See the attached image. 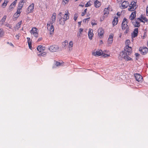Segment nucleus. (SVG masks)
Segmentation results:
<instances>
[{"instance_id":"obj_1","label":"nucleus","mask_w":148,"mask_h":148,"mask_svg":"<svg viewBox=\"0 0 148 148\" xmlns=\"http://www.w3.org/2000/svg\"><path fill=\"white\" fill-rule=\"evenodd\" d=\"M143 22V21L140 18H138L137 19H135L132 21L133 25L135 27H139L140 26V22Z\"/></svg>"},{"instance_id":"obj_2","label":"nucleus","mask_w":148,"mask_h":148,"mask_svg":"<svg viewBox=\"0 0 148 148\" xmlns=\"http://www.w3.org/2000/svg\"><path fill=\"white\" fill-rule=\"evenodd\" d=\"M132 49L131 47L129 46H125L124 50L122 51V53H125L126 55H129L132 52Z\"/></svg>"},{"instance_id":"obj_3","label":"nucleus","mask_w":148,"mask_h":148,"mask_svg":"<svg viewBox=\"0 0 148 148\" xmlns=\"http://www.w3.org/2000/svg\"><path fill=\"white\" fill-rule=\"evenodd\" d=\"M47 29L50 31V34L52 35L54 31V27L52 24L47 23Z\"/></svg>"},{"instance_id":"obj_4","label":"nucleus","mask_w":148,"mask_h":148,"mask_svg":"<svg viewBox=\"0 0 148 148\" xmlns=\"http://www.w3.org/2000/svg\"><path fill=\"white\" fill-rule=\"evenodd\" d=\"M37 28L36 27H33L32 30L30 31V32L31 34L34 35V36L36 38L38 37V31Z\"/></svg>"},{"instance_id":"obj_5","label":"nucleus","mask_w":148,"mask_h":148,"mask_svg":"<svg viewBox=\"0 0 148 148\" xmlns=\"http://www.w3.org/2000/svg\"><path fill=\"white\" fill-rule=\"evenodd\" d=\"M59 49L58 45H53L49 47V50L51 52H55L57 51Z\"/></svg>"},{"instance_id":"obj_6","label":"nucleus","mask_w":148,"mask_h":148,"mask_svg":"<svg viewBox=\"0 0 148 148\" xmlns=\"http://www.w3.org/2000/svg\"><path fill=\"white\" fill-rule=\"evenodd\" d=\"M139 51L141 54L145 55L148 52V49L146 47H140Z\"/></svg>"},{"instance_id":"obj_7","label":"nucleus","mask_w":148,"mask_h":148,"mask_svg":"<svg viewBox=\"0 0 148 148\" xmlns=\"http://www.w3.org/2000/svg\"><path fill=\"white\" fill-rule=\"evenodd\" d=\"M56 14L55 13H53L52 16L51 18V21L48 22V23L52 24L54 23L56 21Z\"/></svg>"},{"instance_id":"obj_8","label":"nucleus","mask_w":148,"mask_h":148,"mask_svg":"<svg viewBox=\"0 0 148 148\" xmlns=\"http://www.w3.org/2000/svg\"><path fill=\"white\" fill-rule=\"evenodd\" d=\"M129 5V2L127 1H124L121 4L120 8L122 9L127 8Z\"/></svg>"},{"instance_id":"obj_9","label":"nucleus","mask_w":148,"mask_h":148,"mask_svg":"<svg viewBox=\"0 0 148 148\" xmlns=\"http://www.w3.org/2000/svg\"><path fill=\"white\" fill-rule=\"evenodd\" d=\"M138 28H135L133 33H132V38H135L137 36L138 33Z\"/></svg>"},{"instance_id":"obj_10","label":"nucleus","mask_w":148,"mask_h":148,"mask_svg":"<svg viewBox=\"0 0 148 148\" xmlns=\"http://www.w3.org/2000/svg\"><path fill=\"white\" fill-rule=\"evenodd\" d=\"M134 76L137 81L139 82L142 80L143 77L140 74L136 73L135 74Z\"/></svg>"},{"instance_id":"obj_11","label":"nucleus","mask_w":148,"mask_h":148,"mask_svg":"<svg viewBox=\"0 0 148 148\" xmlns=\"http://www.w3.org/2000/svg\"><path fill=\"white\" fill-rule=\"evenodd\" d=\"M102 54L103 52L101 50L96 51L95 52H94L93 53H92V54L95 56H100Z\"/></svg>"},{"instance_id":"obj_12","label":"nucleus","mask_w":148,"mask_h":148,"mask_svg":"<svg viewBox=\"0 0 148 148\" xmlns=\"http://www.w3.org/2000/svg\"><path fill=\"white\" fill-rule=\"evenodd\" d=\"M98 32L99 36L100 37V38L103 36L104 34V31L103 29L102 28H99L98 30Z\"/></svg>"},{"instance_id":"obj_13","label":"nucleus","mask_w":148,"mask_h":148,"mask_svg":"<svg viewBox=\"0 0 148 148\" xmlns=\"http://www.w3.org/2000/svg\"><path fill=\"white\" fill-rule=\"evenodd\" d=\"M113 36L114 35L113 34L110 35L109 36L107 42V44L108 46L112 43Z\"/></svg>"},{"instance_id":"obj_14","label":"nucleus","mask_w":148,"mask_h":148,"mask_svg":"<svg viewBox=\"0 0 148 148\" xmlns=\"http://www.w3.org/2000/svg\"><path fill=\"white\" fill-rule=\"evenodd\" d=\"M93 32V30L92 29H89L88 33V35L89 39L90 40H91L92 39L94 35Z\"/></svg>"},{"instance_id":"obj_15","label":"nucleus","mask_w":148,"mask_h":148,"mask_svg":"<svg viewBox=\"0 0 148 148\" xmlns=\"http://www.w3.org/2000/svg\"><path fill=\"white\" fill-rule=\"evenodd\" d=\"M125 53H122V54L121 55V57L122 58H124L125 60L126 61H128L129 60H130L131 58L128 56V55H126Z\"/></svg>"},{"instance_id":"obj_16","label":"nucleus","mask_w":148,"mask_h":148,"mask_svg":"<svg viewBox=\"0 0 148 148\" xmlns=\"http://www.w3.org/2000/svg\"><path fill=\"white\" fill-rule=\"evenodd\" d=\"M34 7V3H32L28 7V10L29 12H31L33 11Z\"/></svg>"},{"instance_id":"obj_17","label":"nucleus","mask_w":148,"mask_h":148,"mask_svg":"<svg viewBox=\"0 0 148 148\" xmlns=\"http://www.w3.org/2000/svg\"><path fill=\"white\" fill-rule=\"evenodd\" d=\"M59 19L60 24L64 25L66 21L64 18H63L62 17H59Z\"/></svg>"},{"instance_id":"obj_18","label":"nucleus","mask_w":148,"mask_h":148,"mask_svg":"<svg viewBox=\"0 0 148 148\" xmlns=\"http://www.w3.org/2000/svg\"><path fill=\"white\" fill-rule=\"evenodd\" d=\"M136 16V12H133L131 15L130 16V20H131L132 21L134 19V18Z\"/></svg>"},{"instance_id":"obj_19","label":"nucleus","mask_w":148,"mask_h":148,"mask_svg":"<svg viewBox=\"0 0 148 148\" xmlns=\"http://www.w3.org/2000/svg\"><path fill=\"white\" fill-rule=\"evenodd\" d=\"M24 1L23 0H21L19 3L18 6V9H21L24 3Z\"/></svg>"},{"instance_id":"obj_20","label":"nucleus","mask_w":148,"mask_h":148,"mask_svg":"<svg viewBox=\"0 0 148 148\" xmlns=\"http://www.w3.org/2000/svg\"><path fill=\"white\" fill-rule=\"evenodd\" d=\"M68 14H69V13L68 11L66 12L65 14L64 15V17H62V18H64L66 21L69 18V16Z\"/></svg>"},{"instance_id":"obj_21","label":"nucleus","mask_w":148,"mask_h":148,"mask_svg":"<svg viewBox=\"0 0 148 148\" xmlns=\"http://www.w3.org/2000/svg\"><path fill=\"white\" fill-rule=\"evenodd\" d=\"M95 6L97 8H99L101 5V3L98 0H96L94 2Z\"/></svg>"},{"instance_id":"obj_22","label":"nucleus","mask_w":148,"mask_h":148,"mask_svg":"<svg viewBox=\"0 0 148 148\" xmlns=\"http://www.w3.org/2000/svg\"><path fill=\"white\" fill-rule=\"evenodd\" d=\"M129 8H128V10L130 11H134L136 9V7H134L133 6H131V5L129 4Z\"/></svg>"},{"instance_id":"obj_23","label":"nucleus","mask_w":148,"mask_h":148,"mask_svg":"<svg viewBox=\"0 0 148 148\" xmlns=\"http://www.w3.org/2000/svg\"><path fill=\"white\" fill-rule=\"evenodd\" d=\"M73 42L72 41H71L69 44L68 49L69 51H71L72 49V47L73 46Z\"/></svg>"},{"instance_id":"obj_24","label":"nucleus","mask_w":148,"mask_h":148,"mask_svg":"<svg viewBox=\"0 0 148 148\" xmlns=\"http://www.w3.org/2000/svg\"><path fill=\"white\" fill-rule=\"evenodd\" d=\"M118 18L117 17H115L112 22V24L113 26L116 25L118 22Z\"/></svg>"},{"instance_id":"obj_25","label":"nucleus","mask_w":148,"mask_h":148,"mask_svg":"<svg viewBox=\"0 0 148 148\" xmlns=\"http://www.w3.org/2000/svg\"><path fill=\"white\" fill-rule=\"evenodd\" d=\"M38 56H42L43 57H45L46 55V53L44 52V51L41 52H39L38 53Z\"/></svg>"},{"instance_id":"obj_26","label":"nucleus","mask_w":148,"mask_h":148,"mask_svg":"<svg viewBox=\"0 0 148 148\" xmlns=\"http://www.w3.org/2000/svg\"><path fill=\"white\" fill-rule=\"evenodd\" d=\"M37 50L39 52H42V51H44V49L43 48L42 46H38L37 48Z\"/></svg>"},{"instance_id":"obj_27","label":"nucleus","mask_w":148,"mask_h":148,"mask_svg":"<svg viewBox=\"0 0 148 148\" xmlns=\"http://www.w3.org/2000/svg\"><path fill=\"white\" fill-rule=\"evenodd\" d=\"M109 13V10L108 8H105L104 11V15L107 17Z\"/></svg>"},{"instance_id":"obj_28","label":"nucleus","mask_w":148,"mask_h":148,"mask_svg":"<svg viewBox=\"0 0 148 148\" xmlns=\"http://www.w3.org/2000/svg\"><path fill=\"white\" fill-rule=\"evenodd\" d=\"M27 42L29 45V49H32V46H31V41L30 40V39L29 38L27 37Z\"/></svg>"},{"instance_id":"obj_29","label":"nucleus","mask_w":148,"mask_h":148,"mask_svg":"<svg viewBox=\"0 0 148 148\" xmlns=\"http://www.w3.org/2000/svg\"><path fill=\"white\" fill-rule=\"evenodd\" d=\"M127 27H129L127 24H122V30H124L125 28H127Z\"/></svg>"},{"instance_id":"obj_30","label":"nucleus","mask_w":148,"mask_h":148,"mask_svg":"<svg viewBox=\"0 0 148 148\" xmlns=\"http://www.w3.org/2000/svg\"><path fill=\"white\" fill-rule=\"evenodd\" d=\"M129 27H127V28H125V29L124 30H125L124 34H128L129 32Z\"/></svg>"},{"instance_id":"obj_31","label":"nucleus","mask_w":148,"mask_h":148,"mask_svg":"<svg viewBox=\"0 0 148 148\" xmlns=\"http://www.w3.org/2000/svg\"><path fill=\"white\" fill-rule=\"evenodd\" d=\"M22 21H21L18 23L17 24L16 26V27L18 29L21 26V25L22 23Z\"/></svg>"},{"instance_id":"obj_32","label":"nucleus","mask_w":148,"mask_h":148,"mask_svg":"<svg viewBox=\"0 0 148 148\" xmlns=\"http://www.w3.org/2000/svg\"><path fill=\"white\" fill-rule=\"evenodd\" d=\"M6 18V16H4L3 18L1 19V23L2 24H3L4 23L5 21Z\"/></svg>"},{"instance_id":"obj_33","label":"nucleus","mask_w":148,"mask_h":148,"mask_svg":"<svg viewBox=\"0 0 148 148\" xmlns=\"http://www.w3.org/2000/svg\"><path fill=\"white\" fill-rule=\"evenodd\" d=\"M131 5V6H133L134 7H136V8L138 6L136 5V3L135 1H132L131 4H130Z\"/></svg>"},{"instance_id":"obj_34","label":"nucleus","mask_w":148,"mask_h":148,"mask_svg":"<svg viewBox=\"0 0 148 148\" xmlns=\"http://www.w3.org/2000/svg\"><path fill=\"white\" fill-rule=\"evenodd\" d=\"M68 44V42L67 40H65L62 42V45L63 46V47H65Z\"/></svg>"},{"instance_id":"obj_35","label":"nucleus","mask_w":148,"mask_h":148,"mask_svg":"<svg viewBox=\"0 0 148 148\" xmlns=\"http://www.w3.org/2000/svg\"><path fill=\"white\" fill-rule=\"evenodd\" d=\"M3 34L4 32L3 30L0 29V38L3 36Z\"/></svg>"},{"instance_id":"obj_36","label":"nucleus","mask_w":148,"mask_h":148,"mask_svg":"<svg viewBox=\"0 0 148 148\" xmlns=\"http://www.w3.org/2000/svg\"><path fill=\"white\" fill-rule=\"evenodd\" d=\"M8 2V0H5L4 2L2 4V6L3 7V8H5Z\"/></svg>"},{"instance_id":"obj_37","label":"nucleus","mask_w":148,"mask_h":148,"mask_svg":"<svg viewBox=\"0 0 148 148\" xmlns=\"http://www.w3.org/2000/svg\"><path fill=\"white\" fill-rule=\"evenodd\" d=\"M127 24V19L126 18H124L123 20L122 24Z\"/></svg>"},{"instance_id":"obj_38","label":"nucleus","mask_w":148,"mask_h":148,"mask_svg":"<svg viewBox=\"0 0 148 148\" xmlns=\"http://www.w3.org/2000/svg\"><path fill=\"white\" fill-rule=\"evenodd\" d=\"M78 17V14L76 13L74 15V19L75 21H76L77 19V18Z\"/></svg>"},{"instance_id":"obj_39","label":"nucleus","mask_w":148,"mask_h":148,"mask_svg":"<svg viewBox=\"0 0 148 148\" xmlns=\"http://www.w3.org/2000/svg\"><path fill=\"white\" fill-rule=\"evenodd\" d=\"M130 41L129 40H126L125 42V44L126 45V46H129V45L130 44Z\"/></svg>"},{"instance_id":"obj_40","label":"nucleus","mask_w":148,"mask_h":148,"mask_svg":"<svg viewBox=\"0 0 148 148\" xmlns=\"http://www.w3.org/2000/svg\"><path fill=\"white\" fill-rule=\"evenodd\" d=\"M87 10V8L85 9V10H84V12H82V16H84V15L86 13Z\"/></svg>"},{"instance_id":"obj_41","label":"nucleus","mask_w":148,"mask_h":148,"mask_svg":"<svg viewBox=\"0 0 148 148\" xmlns=\"http://www.w3.org/2000/svg\"><path fill=\"white\" fill-rule=\"evenodd\" d=\"M17 0H15L11 4L13 5V6L14 7L17 2Z\"/></svg>"},{"instance_id":"obj_42","label":"nucleus","mask_w":148,"mask_h":148,"mask_svg":"<svg viewBox=\"0 0 148 148\" xmlns=\"http://www.w3.org/2000/svg\"><path fill=\"white\" fill-rule=\"evenodd\" d=\"M19 16V14H17L16 13H15L14 14V18H15V19H16Z\"/></svg>"},{"instance_id":"obj_43","label":"nucleus","mask_w":148,"mask_h":148,"mask_svg":"<svg viewBox=\"0 0 148 148\" xmlns=\"http://www.w3.org/2000/svg\"><path fill=\"white\" fill-rule=\"evenodd\" d=\"M55 65L57 66H60L61 65V63L59 62L56 61Z\"/></svg>"},{"instance_id":"obj_44","label":"nucleus","mask_w":148,"mask_h":148,"mask_svg":"<svg viewBox=\"0 0 148 148\" xmlns=\"http://www.w3.org/2000/svg\"><path fill=\"white\" fill-rule=\"evenodd\" d=\"M141 18L143 20H144L145 21L147 22L148 21V19L147 18H146L144 16H142L141 17Z\"/></svg>"},{"instance_id":"obj_45","label":"nucleus","mask_w":148,"mask_h":148,"mask_svg":"<svg viewBox=\"0 0 148 148\" xmlns=\"http://www.w3.org/2000/svg\"><path fill=\"white\" fill-rule=\"evenodd\" d=\"M91 4L89 2H87L85 5V7H86L90 6Z\"/></svg>"},{"instance_id":"obj_46","label":"nucleus","mask_w":148,"mask_h":148,"mask_svg":"<svg viewBox=\"0 0 148 148\" xmlns=\"http://www.w3.org/2000/svg\"><path fill=\"white\" fill-rule=\"evenodd\" d=\"M20 10L21 9H18L17 10V12H16V13H17V14H19L20 15V14L21 12Z\"/></svg>"},{"instance_id":"obj_47","label":"nucleus","mask_w":148,"mask_h":148,"mask_svg":"<svg viewBox=\"0 0 148 148\" xmlns=\"http://www.w3.org/2000/svg\"><path fill=\"white\" fill-rule=\"evenodd\" d=\"M5 25L7 27H8L10 29H11L12 28V26L9 24H7Z\"/></svg>"},{"instance_id":"obj_48","label":"nucleus","mask_w":148,"mask_h":148,"mask_svg":"<svg viewBox=\"0 0 148 148\" xmlns=\"http://www.w3.org/2000/svg\"><path fill=\"white\" fill-rule=\"evenodd\" d=\"M21 34H20L18 33V34L16 35L15 36V37L17 38V39H19V37L20 36Z\"/></svg>"},{"instance_id":"obj_49","label":"nucleus","mask_w":148,"mask_h":148,"mask_svg":"<svg viewBox=\"0 0 148 148\" xmlns=\"http://www.w3.org/2000/svg\"><path fill=\"white\" fill-rule=\"evenodd\" d=\"M83 31V29L80 28L79 29V32L80 34H82Z\"/></svg>"},{"instance_id":"obj_50","label":"nucleus","mask_w":148,"mask_h":148,"mask_svg":"<svg viewBox=\"0 0 148 148\" xmlns=\"http://www.w3.org/2000/svg\"><path fill=\"white\" fill-rule=\"evenodd\" d=\"M103 54V56H104V57H108V56H109V55H108V54Z\"/></svg>"},{"instance_id":"obj_51","label":"nucleus","mask_w":148,"mask_h":148,"mask_svg":"<svg viewBox=\"0 0 148 148\" xmlns=\"http://www.w3.org/2000/svg\"><path fill=\"white\" fill-rule=\"evenodd\" d=\"M14 7L13 6V5L11 4L9 7V9L10 10H11V9L12 8H13Z\"/></svg>"},{"instance_id":"obj_52","label":"nucleus","mask_w":148,"mask_h":148,"mask_svg":"<svg viewBox=\"0 0 148 148\" xmlns=\"http://www.w3.org/2000/svg\"><path fill=\"white\" fill-rule=\"evenodd\" d=\"M69 1V0H63V1L64 2L65 4L68 3Z\"/></svg>"},{"instance_id":"obj_53","label":"nucleus","mask_w":148,"mask_h":148,"mask_svg":"<svg viewBox=\"0 0 148 148\" xmlns=\"http://www.w3.org/2000/svg\"><path fill=\"white\" fill-rule=\"evenodd\" d=\"M62 12H60L58 16H60V17H62L61 16L62 15Z\"/></svg>"},{"instance_id":"obj_54","label":"nucleus","mask_w":148,"mask_h":148,"mask_svg":"<svg viewBox=\"0 0 148 148\" xmlns=\"http://www.w3.org/2000/svg\"><path fill=\"white\" fill-rule=\"evenodd\" d=\"M146 15L147 16H148V6L146 8Z\"/></svg>"},{"instance_id":"obj_55","label":"nucleus","mask_w":148,"mask_h":148,"mask_svg":"<svg viewBox=\"0 0 148 148\" xmlns=\"http://www.w3.org/2000/svg\"><path fill=\"white\" fill-rule=\"evenodd\" d=\"M90 18V17H89V18H85V19H84L83 20V22H84V21H86V20H89V19Z\"/></svg>"},{"instance_id":"obj_56","label":"nucleus","mask_w":148,"mask_h":148,"mask_svg":"<svg viewBox=\"0 0 148 148\" xmlns=\"http://www.w3.org/2000/svg\"><path fill=\"white\" fill-rule=\"evenodd\" d=\"M135 55L136 57H137L138 56L140 55L139 54H138V53H136Z\"/></svg>"},{"instance_id":"obj_57","label":"nucleus","mask_w":148,"mask_h":148,"mask_svg":"<svg viewBox=\"0 0 148 148\" xmlns=\"http://www.w3.org/2000/svg\"><path fill=\"white\" fill-rule=\"evenodd\" d=\"M80 34V33H78L77 34V36L78 37H80L81 36V34Z\"/></svg>"},{"instance_id":"obj_58","label":"nucleus","mask_w":148,"mask_h":148,"mask_svg":"<svg viewBox=\"0 0 148 148\" xmlns=\"http://www.w3.org/2000/svg\"><path fill=\"white\" fill-rule=\"evenodd\" d=\"M81 21L78 22V24L79 25V26L81 25Z\"/></svg>"},{"instance_id":"obj_59","label":"nucleus","mask_w":148,"mask_h":148,"mask_svg":"<svg viewBox=\"0 0 148 148\" xmlns=\"http://www.w3.org/2000/svg\"><path fill=\"white\" fill-rule=\"evenodd\" d=\"M42 38H38V41H40V40H42Z\"/></svg>"},{"instance_id":"obj_60","label":"nucleus","mask_w":148,"mask_h":148,"mask_svg":"<svg viewBox=\"0 0 148 148\" xmlns=\"http://www.w3.org/2000/svg\"><path fill=\"white\" fill-rule=\"evenodd\" d=\"M100 44H102L103 43V41L102 40H100Z\"/></svg>"},{"instance_id":"obj_61","label":"nucleus","mask_w":148,"mask_h":148,"mask_svg":"<svg viewBox=\"0 0 148 148\" xmlns=\"http://www.w3.org/2000/svg\"><path fill=\"white\" fill-rule=\"evenodd\" d=\"M10 45H11V46H13V47H14V45H13L12 44V43H10Z\"/></svg>"},{"instance_id":"obj_62","label":"nucleus","mask_w":148,"mask_h":148,"mask_svg":"<svg viewBox=\"0 0 148 148\" xmlns=\"http://www.w3.org/2000/svg\"><path fill=\"white\" fill-rule=\"evenodd\" d=\"M92 25H94V24H92Z\"/></svg>"},{"instance_id":"obj_63","label":"nucleus","mask_w":148,"mask_h":148,"mask_svg":"<svg viewBox=\"0 0 148 148\" xmlns=\"http://www.w3.org/2000/svg\"><path fill=\"white\" fill-rule=\"evenodd\" d=\"M121 35H120V36H119L120 37H121Z\"/></svg>"},{"instance_id":"obj_64","label":"nucleus","mask_w":148,"mask_h":148,"mask_svg":"<svg viewBox=\"0 0 148 148\" xmlns=\"http://www.w3.org/2000/svg\"><path fill=\"white\" fill-rule=\"evenodd\" d=\"M122 54H120V56H121Z\"/></svg>"}]
</instances>
